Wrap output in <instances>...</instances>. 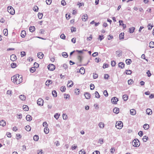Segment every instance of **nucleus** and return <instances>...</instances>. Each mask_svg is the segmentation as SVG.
Wrapping results in <instances>:
<instances>
[{"label":"nucleus","mask_w":154,"mask_h":154,"mask_svg":"<svg viewBox=\"0 0 154 154\" xmlns=\"http://www.w3.org/2000/svg\"><path fill=\"white\" fill-rule=\"evenodd\" d=\"M123 127V124L122 121H119L116 122V127L118 129H120L122 128Z\"/></svg>","instance_id":"3"},{"label":"nucleus","mask_w":154,"mask_h":154,"mask_svg":"<svg viewBox=\"0 0 154 154\" xmlns=\"http://www.w3.org/2000/svg\"><path fill=\"white\" fill-rule=\"evenodd\" d=\"M98 126L100 128L103 129L105 125L103 122H100L99 123Z\"/></svg>","instance_id":"13"},{"label":"nucleus","mask_w":154,"mask_h":154,"mask_svg":"<svg viewBox=\"0 0 154 154\" xmlns=\"http://www.w3.org/2000/svg\"><path fill=\"white\" fill-rule=\"evenodd\" d=\"M6 94L8 95L11 96L12 94V91L11 90H8L6 92Z\"/></svg>","instance_id":"30"},{"label":"nucleus","mask_w":154,"mask_h":154,"mask_svg":"<svg viewBox=\"0 0 154 154\" xmlns=\"http://www.w3.org/2000/svg\"><path fill=\"white\" fill-rule=\"evenodd\" d=\"M35 28L34 26H31L29 27V31L31 32H33L35 30Z\"/></svg>","instance_id":"32"},{"label":"nucleus","mask_w":154,"mask_h":154,"mask_svg":"<svg viewBox=\"0 0 154 154\" xmlns=\"http://www.w3.org/2000/svg\"><path fill=\"white\" fill-rule=\"evenodd\" d=\"M77 148V146L76 145L74 144L71 146V149L73 150Z\"/></svg>","instance_id":"41"},{"label":"nucleus","mask_w":154,"mask_h":154,"mask_svg":"<svg viewBox=\"0 0 154 154\" xmlns=\"http://www.w3.org/2000/svg\"><path fill=\"white\" fill-rule=\"evenodd\" d=\"M118 66L119 68L121 69H123L124 67L125 64L122 62H120L118 64Z\"/></svg>","instance_id":"21"},{"label":"nucleus","mask_w":154,"mask_h":154,"mask_svg":"<svg viewBox=\"0 0 154 154\" xmlns=\"http://www.w3.org/2000/svg\"><path fill=\"white\" fill-rule=\"evenodd\" d=\"M85 69L84 67H81L79 70V72L82 74H84L85 72Z\"/></svg>","instance_id":"26"},{"label":"nucleus","mask_w":154,"mask_h":154,"mask_svg":"<svg viewBox=\"0 0 154 154\" xmlns=\"http://www.w3.org/2000/svg\"><path fill=\"white\" fill-rule=\"evenodd\" d=\"M66 88L65 86H62L60 87V90L62 92H65L66 91Z\"/></svg>","instance_id":"37"},{"label":"nucleus","mask_w":154,"mask_h":154,"mask_svg":"<svg viewBox=\"0 0 154 154\" xmlns=\"http://www.w3.org/2000/svg\"><path fill=\"white\" fill-rule=\"evenodd\" d=\"M122 98L124 100L126 101L128 99V97L127 95L125 94L123 96Z\"/></svg>","instance_id":"36"},{"label":"nucleus","mask_w":154,"mask_h":154,"mask_svg":"<svg viewBox=\"0 0 154 154\" xmlns=\"http://www.w3.org/2000/svg\"><path fill=\"white\" fill-rule=\"evenodd\" d=\"M46 2L47 5H50L51 4L52 2V1L51 0H46Z\"/></svg>","instance_id":"59"},{"label":"nucleus","mask_w":154,"mask_h":154,"mask_svg":"<svg viewBox=\"0 0 154 154\" xmlns=\"http://www.w3.org/2000/svg\"><path fill=\"white\" fill-rule=\"evenodd\" d=\"M90 88L91 90H93L94 88V85L93 84H91L90 85Z\"/></svg>","instance_id":"63"},{"label":"nucleus","mask_w":154,"mask_h":154,"mask_svg":"<svg viewBox=\"0 0 154 154\" xmlns=\"http://www.w3.org/2000/svg\"><path fill=\"white\" fill-rule=\"evenodd\" d=\"M33 10L37 12L38 10V8L37 6H35L34 7Z\"/></svg>","instance_id":"42"},{"label":"nucleus","mask_w":154,"mask_h":154,"mask_svg":"<svg viewBox=\"0 0 154 154\" xmlns=\"http://www.w3.org/2000/svg\"><path fill=\"white\" fill-rule=\"evenodd\" d=\"M17 118L19 119H21L22 117V115L21 114H17Z\"/></svg>","instance_id":"56"},{"label":"nucleus","mask_w":154,"mask_h":154,"mask_svg":"<svg viewBox=\"0 0 154 154\" xmlns=\"http://www.w3.org/2000/svg\"><path fill=\"white\" fill-rule=\"evenodd\" d=\"M52 95L54 97H56L57 96V92L56 91L54 90L52 92Z\"/></svg>","instance_id":"39"},{"label":"nucleus","mask_w":154,"mask_h":154,"mask_svg":"<svg viewBox=\"0 0 154 154\" xmlns=\"http://www.w3.org/2000/svg\"><path fill=\"white\" fill-rule=\"evenodd\" d=\"M126 63L127 64H129L131 62V59H127L126 60Z\"/></svg>","instance_id":"51"},{"label":"nucleus","mask_w":154,"mask_h":154,"mask_svg":"<svg viewBox=\"0 0 154 154\" xmlns=\"http://www.w3.org/2000/svg\"><path fill=\"white\" fill-rule=\"evenodd\" d=\"M25 129L28 131H29L31 130V128L30 127L29 125H27L25 127Z\"/></svg>","instance_id":"35"},{"label":"nucleus","mask_w":154,"mask_h":154,"mask_svg":"<svg viewBox=\"0 0 154 154\" xmlns=\"http://www.w3.org/2000/svg\"><path fill=\"white\" fill-rule=\"evenodd\" d=\"M6 125V122L4 120H2L0 121V126L4 127Z\"/></svg>","instance_id":"9"},{"label":"nucleus","mask_w":154,"mask_h":154,"mask_svg":"<svg viewBox=\"0 0 154 154\" xmlns=\"http://www.w3.org/2000/svg\"><path fill=\"white\" fill-rule=\"evenodd\" d=\"M64 98L65 99H67V98H69V97H70V96L69 94H64Z\"/></svg>","instance_id":"55"},{"label":"nucleus","mask_w":154,"mask_h":154,"mask_svg":"<svg viewBox=\"0 0 154 154\" xmlns=\"http://www.w3.org/2000/svg\"><path fill=\"white\" fill-rule=\"evenodd\" d=\"M62 56L65 57H68V55L66 52H64L62 53Z\"/></svg>","instance_id":"53"},{"label":"nucleus","mask_w":154,"mask_h":154,"mask_svg":"<svg viewBox=\"0 0 154 154\" xmlns=\"http://www.w3.org/2000/svg\"><path fill=\"white\" fill-rule=\"evenodd\" d=\"M20 99L22 101H25L26 99V97L25 95L21 94L19 96Z\"/></svg>","instance_id":"11"},{"label":"nucleus","mask_w":154,"mask_h":154,"mask_svg":"<svg viewBox=\"0 0 154 154\" xmlns=\"http://www.w3.org/2000/svg\"><path fill=\"white\" fill-rule=\"evenodd\" d=\"M52 81L50 80H47L45 82V85L48 86L52 84Z\"/></svg>","instance_id":"19"},{"label":"nucleus","mask_w":154,"mask_h":154,"mask_svg":"<svg viewBox=\"0 0 154 154\" xmlns=\"http://www.w3.org/2000/svg\"><path fill=\"white\" fill-rule=\"evenodd\" d=\"M149 47L151 48H154V42H150L149 43Z\"/></svg>","instance_id":"29"},{"label":"nucleus","mask_w":154,"mask_h":154,"mask_svg":"<svg viewBox=\"0 0 154 154\" xmlns=\"http://www.w3.org/2000/svg\"><path fill=\"white\" fill-rule=\"evenodd\" d=\"M126 73L128 75H130L132 73V71L130 70H126L125 71Z\"/></svg>","instance_id":"50"},{"label":"nucleus","mask_w":154,"mask_h":154,"mask_svg":"<svg viewBox=\"0 0 154 154\" xmlns=\"http://www.w3.org/2000/svg\"><path fill=\"white\" fill-rule=\"evenodd\" d=\"M10 58L11 60L13 61H15L17 59L16 56L14 54L11 55Z\"/></svg>","instance_id":"14"},{"label":"nucleus","mask_w":154,"mask_h":154,"mask_svg":"<svg viewBox=\"0 0 154 154\" xmlns=\"http://www.w3.org/2000/svg\"><path fill=\"white\" fill-rule=\"evenodd\" d=\"M93 38L92 36L91 35H90L89 37H88L87 38V40L88 41H91Z\"/></svg>","instance_id":"44"},{"label":"nucleus","mask_w":154,"mask_h":154,"mask_svg":"<svg viewBox=\"0 0 154 154\" xmlns=\"http://www.w3.org/2000/svg\"><path fill=\"white\" fill-rule=\"evenodd\" d=\"M128 84L129 85H131L134 83V81L132 79H130L128 81Z\"/></svg>","instance_id":"45"},{"label":"nucleus","mask_w":154,"mask_h":154,"mask_svg":"<svg viewBox=\"0 0 154 154\" xmlns=\"http://www.w3.org/2000/svg\"><path fill=\"white\" fill-rule=\"evenodd\" d=\"M26 35L25 31L24 30L22 31L21 33V36L22 38H24Z\"/></svg>","instance_id":"28"},{"label":"nucleus","mask_w":154,"mask_h":154,"mask_svg":"<svg viewBox=\"0 0 154 154\" xmlns=\"http://www.w3.org/2000/svg\"><path fill=\"white\" fill-rule=\"evenodd\" d=\"M60 37L61 39H65L66 38V36L63 34H62L60 36Z\"/></svg>","instance_id":"60"},{"label":"nucleus","mask_w":154,"mask_h":154,"mask_svg":"<svg viewBox=\"0 0 154 154\" xmlns=\"http://www.w3.org/2000/svg\"><path fill=\"white\" fill-rule=\"evenodd\" d=\"M143 127L145 130H147L149 128V126L148 124H145L143 125Z\"/></svg>","instance_id":"23"},{"label":"nucleus","mask_w":154,"mask_h":154,"mask_svg":"<svg viewBox=\"0 0 154 154\" xmlns=\"http://www.w3.org/2000/svg\"><path fill=\"white\" fill-rule=\"evenodd\" d=\"M37 57L39 59H42L44 57V54L42 52H39L37 54Z\"/></svg>","instance_id":"17"},{"label":"nucleus","mask_w":154,"mask_h":154,"mask_svg":"<svg viewBox=\"0 0 154 154\" xmlns=\"http://www.w3.org/2000/svg\"><path fill=\"white\" fill-rule=\"evenodd\" d=\"M148 137H147L146 136H144L143 137V141H144V142H146L147 140L148 139Z\"/></svg>","instance_id":"57"},{"label":"nucleus","mask_w":154,"mask_h":154,"mask_svg":"<svg viewBox=\"0 0 154 154\" xmlns=\"http://www.w3.org/2000/svg\"><path fill=\"white\" fill-rule=\"evenodd\" d=\"M7 9L8 11L11 14L13 15L15 14V10L11 6H8Z\"/></svg>","instance_id":"4"},{"label":"nucleus","mask_w":154,"mask_h":154,"mask_svg":"<svg viewBox=\"0 0 154 154\" xmlns=\"http://www.w3.org/2000/svg\"><path fill=\"white\" fill-rule=\"evenodd\" d=\"M88 18L87 15L85 14L82 16V20L84 21H86Z\"/></svg>","instance_id":"20"},{"label":"nucleus","mask_w":154,"mask_h":154,"mask_svg":"<svg viewBox=\"0 0 154 154\" xmlns=\"http://www.w3.org/2000/svg\"><path fill=\"white\" fill-rule=\"evenodd\" d=\"M21 136L20 134H16V138L17 140H19L21 138Z\"/></svg>","instance_id":"54"},{"label":"nucleus","mask_w":154,"mask_h":154,"mask_svg":"<svg viewBox=\"0 0 154 154\" xmlns=\"http://www.w3.org/2000/svg\"><path fill=\"white\" fill-rule=\"evenodd\" d=\"M132 144L134 147H138L140 146V143L139 140L138 139H135L132 142Z\"/></svg>","instance_id":"2"},{"label":"nucleus","mask_w":154,"mask_h":154,"mask_svg":"<svg viewBox=\"0 0 154 154\" xmlns=\"http://www.w3.org/2000/svg\"><path fill=\"white\" fill-rule=\"evenodd\" d=\"M44 131L46 134H48L49 133V130L48 127H45Z\"/></svg>","instance_id":"27"},{"label":"nucleus","mask_w":154,"mask_h":154,"mask_svg":"<svg viewBox=\"0 0 154 154\" xmlns=\"http://www.w3.org/2000/svg\"><path fill=\"white\" fill-rule=\"evenodd\" d=\"M11 79L14 84L18 85L22 82V76L21 75L17 74L12 77Z\"/></svg>","instance_id":"1"},{"label":"nucleus","mask_w":154,"mask_h":154,"mask_svg":"<svg viewBox=\"0 0 154 154\" xmlns=\"http://www.w3.org/2000/svg\"><path fill=\"white\" fill-rule=\"evenodd\" d=\"M135 27H131L129 28V32L130 33H132L134 32L135 30Z\"/></svg>","instance_id":"25"},{"label":"nucleus","mask_w":154,"mask_h":154,"mask_svg":"<svg viewBox=\"0 0 154 154\" xmlns=\"http://www.w3.org/2000/svg\"><path fill=\"white\" fill-rule=\"evenodd\" d=\"M43 15L42 13H39L38 14V17L39 19H41L43 17Z\"/></svg>","instance_id":"49"},{"label":"nucleus","mask_w":154,"mask_h":154,"mask_svg":"<svg viewBox=\"0 0 154 154\" xmlns=\"http://www.w3.org/2000/svg\"><path fill=\"white\" fill-rule=\"evenodd\" d=\"M73 85V82L72 81H69L68 82L67 85L68 87H71Z\"/></svg>","instance_id":"18"},{"label":"nucleus","mask_w":154,"mask_h":154,"mask_svg":"<svg viewBox=\"0 0 154 154\" xmlns=\"http://www.w3.org/2000/svg\"><path fill=\"white\" fill-rule=\"evenodd\" d=\"M119 25L120 26H122L124 29H125L126 28V24H124L123 23V21L122 20H120L119 21Z\"/></svg>","instance_id":"12"},{"label":"nucleus","mask_w":154,"mask_h":154,"mask_svg":"<svg viewBox=\"0 0 154 154\" xmlns=\"http://www.w3.org/2000/svg\"><path fill=\"white\" fill-rule=\"evenodd\" d=\"M26 119L27 121H30L32 119V118L31 116L28 115L26 117Z\"/></svg>","instance_id":"22"},{"label":"nucleus","mask_w":154,"mask_h":154,"mask_svg":"<svg viewBox=\"0 0 154 154\" xmlns=\"http://www.w3.org/2000/svg\"><path fill=\"white\" fill-rule=\"evenodd\" d=\"M23 109L25 111H27L29 110L28 106L26 105H23Z\"/></svg>","instance_id":"31"},{"label":"nucleus","mask_w":154,"mask_h":154,"mask_svg":"<svg viewBox=\"0 0 154 154\" xmlns=\"http://www.w3.org/2000/svg\"><path fill=\"white\" fill-rule=\"evenodd\" d=\"M94 95L95 96V97L97 98H99L100 97V95L97 91L95 92L94 93Z\"/></svg>","instance_id":"38"},{"label":"nucleus","mask_w":154,"mask_h":154,"mask_svg":"<svg viewBox=\"0 0 154 154\" xmlns=\"http://www.w3.org/2000/svg\"><path fill=\"white\" fill-rule=\"evenodd\" d=\"M103 94L106 97H107L108 95V93L106 90H105L103 92Z\"/></svg>","instance_id":"64"},{"label":"nucleus","mask_w":154,"mask_h":154,"mask_svg":"<svg viewBox=\"0 0 154 154\" xmlns=\"http://www.w3.org/2000/svg\"><path fill=\"white\" fill-rule=\"evenodd\" d=\"M48 68L49 70L52 71L55 69V67L54 64H49L48 66Z\"/></svg>","instance_id":"6"},{"label":"nucleus","mask_w":154,"mask_h":154,"mask_svg":"<svg viewBox=\"0 0 154 154\" xmlns=\"http://www.w3.org/2000/svg\"><path fill=\"white\" fill-rule=\"evenodd\" d=\"M136 113V110L134 109H132L130 110V114L133 116L135 115Z\"/></svg>","instance_id":"15"},{"label":"nucleus","mask_w":154,"mask_h":154,"mask_svg":"<svg viewBox=\"0 0 154 154\" xmlns=\"http://www.w3.org/2000/svg\"><path fill=\"white\" fill-rule=\"evenodd\" d=\"M124 33H121L119 34V38L120 39H122L124 38Z\"/></svg>","instance_id":"34"},{"label":"nucleus","mask_w":154,"mask_h":154,"mask_svg":"<svg viewBox=\"0 0 154 154\" xmlns=\"http://www.w3.org/2000/svg\"><path fill=\"white\" fill-rule=\"evenodd\" d=\"M39 137L38 135H35L33 136V139L35 141H38L39 139Z\"/></svg>","instance_id":"33"},{"label":"nucleus","mask_w":154,"mask_h":154,"mask_svg":"<svg viewBox=\"0 0 154 154\" xmlns=\"http://www.w3.org/2000/svg\"><path fill=\"white\" fill-rule=\"evenodd\" d=\"M79 154H86V152L83 149H81L79 152Z\"/></svg>","instance_id":"48"},{"label":"nucleus","mask_w":154,"mask_h":154,"mask_svg":"<svg viewBox=\"0 0 154 154\" xmlns=\"http://www.w3.org/2000/svg\"><path fill=\"white\" fill-rule=\"evenodd\" d=\"M103 38H104L103 35H99V37L98 38V39H99L100 41H101Z\"/></svg>","instance_id":"52"},{"label":"nucleus","mask_w":154,"mask_h":154,"mask_svg":"<svg viewBox=\"0 0 154 154\" xmlns=\"http://www.w3.org/2000/svg\"><path fill=\"white\" fill-rule=\"evenodd\" d=\"M122 51L120 50L116 51V56L118 57L121 56L122 55Z\"/></svg>","instance_id":"10"},{"label":"nucleus","mask_w":154,"mask_h":154,"mask_svg":"<svg viewBox=\"0 0 154 154\" xmlns=\"http://www.w3.org/2000/svg\"><path fill=\"white\" fill-rule=\"evenodd\" d=\"M146 113L147 114L151 115L152 113V111L151 109L148 108L146 110Z\"/></svg>","instance_id":"16"},{"label":"nucleus","mask_w":154,"mask_h":154,"mask_svg":"<svg viewBox=\"0 0 154 154\" xmlns=\"http://www.w3.org/2000/svg\"><path fill=\"white\" fill-rule=\"evenodd\" d=\"M54 117L56 119H58L60 116V115L58 113H55L54 115Z\"/></svg>","instance_id":"47"},{"label":"nucleus","mask_w":154,"mask_h":154,"mask_svg":"<svg viewBox=\"0 0 154 154\" xmlns=\"http://www.w3.org/2000/svg\"><path fill=\"white\" fill-rule=\"evenodd\" d=\"M37 103L38 106H42L43 105L44 101L42 99L39 98L37 100Z\"/></svg>","instance_id":"5"},{"label":"nucleus","mask_w":154,"mask_h":154,"mask_svg":"<svg viewBox=\"0 0 154 154\" xmlns=\"http://www.w3.org/2000/svg\"><path fill=\"white\" fill-rule=\"evenodd\" d=\"M20 54L22 57H23L26 55V54L25 52L22 51L20 52Z\"/></svg>","instance_id":"61"},{"label":"nucleus","mask_w":154,"mask_h":154,"mask_svg":"<svg viewBox=\"0 0 154 154\" xmlns=\"http://www.w3.org/2000/svg\"><path fill=\"white\" fill-rule=\"evenodd\" d=\"M42 125L43 127H48V125L47 124L46 122H43Z\"/></svg>","instance_id":"58"},{"label":"nucleus","mask_w":154,"mask_h":154,"mask_svg":"<svg viewBox=\"0 0 154 154\" xmlns=\"http://www.w3.org/2000/svg\"><path fill=\"white\" fill-rule=\"evenodd\" d=\"M11 68H14L17 67V64L15 63H13L11 64Z\"/></svg>","instance_id":"40"},{"label":"nucleus","mask_w":154,"mask_h":154,"mask_svg":"<svg viewBox=\"0 0 154 154\" xmlns=\"http://www.w3.org/2000/svg\"><path fill=\"white\" fill-rule=\"evenodd\" d=\"M63 118L64 120H66L68 118V116L66 114H63Z\"/></svg>","instance_id":"46"},{"label":"nucleus","mask_w":154,"mask_h":154,"mask_svg":"<svg viewBox=\"0 0 154 154\" xmlns=\"http://www.w3.org/2000/svg\"><path fill=\"white\" fill-rule=\"evenodd\" d=\"M84 95L85 96V98L87 99H89L91 98V95L88 93H85L84 94Z\"/></svg>","instance_id":"8"},{"label":"nucleus","mask_w":154,"mask_h":154,"mask_svg":"<svg viewBox=\"0 0 154 154\" xmlns=\"http://www.w3.org/2000/svg\"><path fill=\"white\" fill-rule=\"evenodd\" d=\"M118 101V99L116 97H113L111 99V102L113 104H116Z\"/></svg>","instance_id":"7"},{"label":"nucleus","mask_w":154,"mask_h":154,"mask_svg":"<svg viewBox=\"0 0 154 154\" xmlns=\"http://www.w3.org/2000/svg\"><path fill=\"white\" fill-rule=\"evenodd\" d=\"M3 33L5 36H7L8 35V29H5L3 30Z\"/></svg>","instance_id":"43"},{"label":"nucleus","mask_w":154,"mask_h":154,"mask_svg":"<svg viewBox=\"0 0 154 154\" xmlns=\"http://www.w3.org/2000/svg\"><path fill=\"white\" fill-rule=\"evenodd\" d=\"M113 111L114 113L118 114L119 112V109L117 107H115Z\"/></svg>","instance_id":"24"},{"label":"nucleus","mask_w":154,"mask_h":154,"mask_svg":"<svg viewBox=\"0 0 154 154\" xmlns=\"http://www.w3.org/2000/svg\"><path fill=\"white\" fill-rule=\"evenodd\" d=\"M38 154H44L43 152L42 149H40L38 150Z\"/></svg>","instance_id":"62"}]
</instances>
